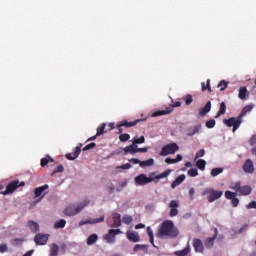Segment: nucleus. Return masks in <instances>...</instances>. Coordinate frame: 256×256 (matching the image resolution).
I'll return each mask as SVG.
<instances>
[{"mask_svg": "<svg viewBox=\"0 0 256 256\" xmlns=\"http://www.w3.org/2000/svg\"><path fill=\"white\" fill-rule=\"evenodd\" d=\"M179 235V229L175 227V224L171 220L163 221L156 232V237L158 239H175Z\"/></svg>", "mask_w": 256, "mask_h": 256, "instance_id": "nucleus-1", "label": "nucleus"}, {"mask_svg": "<svg viewBox=\"0 0 256 256\" xmlns=\"http://www.w3.org/2000/svg\"><path fill=\"white\" fill-rule=\"evenodd\" d=\"M171 175V170H166L165 172L156 175L155 173H151L150 177H147L145 174H140L134 178L136 185H147L148 183H152L155 179H165Z\"/></svg>", "mask_w": 256, "mask_h": 256, "instance_id": "nucleus-2", "label": "nucleus"}, {"mask_svg": "<svg viewBox=\"0 0 256 256\" xmlns=\"http://www.w3.org/2000/svg\"><path fill=\"white\" fill-rule=\"evenodd\" d=\"M89 203H91L89 200H84L82 203H80L78 206H68L66 207V209L64 210V215H67L68 217H73L79 213H81V211H83V209H85V207H87V205H89Z\"/></svg>", "mask_w": 256, "mask_h": 256, "instance_id": "nucleus-3", "label": "nucleus"}, {"mask_svg": "<svg viewBox=\"0 0 256 256\" xmlns=\"http://www.w3.org/2000/svg\"><path fill=\"white\" fill-rule=\"evenodd\" d=\"M202 195H207L208 202L213 203V201H217V199L223 197V191L207 188L202 192Z\"/></svg>", "mask_w": 256, "mask_h": 256, "instance_id": "nucleus-4", "label": "nucleus"}, {"mask_svg": "<svg viewBox=\"0 0 256 256\" xmlns=\"http://www.w3.org/2000/svg\"><path fill=\"white\" fill-rule=\"evenodd\" d=\"M176 151H179V145H177L175 142H172L162 147L160 156L166 157V155H175Z\"/></svg>", "mask_w": 256, "mask_h": 256, "instance_id": "nucleus-5", "label": "nucleus"}, {"mask_svg": "<svg viewBox=\"0 0 256 256\" xmlns=\"http://www.w3.org/2000/svg\"><path fill=\"white\" fill-rule=\"evenodd\" d=\"M224 123L227 127H233V133H235V131H237V129H239V127H241V123H243V118L238 115L237 117H231L229 119H225Z\"/></svg>", "mask_w": 256, "mask_h": 256, "instance_id": "nucleus-6", "label": "nucleus"}, {"mask_svg": "<svg viewBox=\"0 0 256 256\" xmlns=\"http://www.w3.org/2000/svg\"><path fill=\"white\" fill-rule=\"evenodd\" d=\"M49 189V185L48 184H45L43 186H40V187H37L35 190H34V199H37L35 200L34 202H32V205H37V203H40V201L45 197V195H47V191ZM39 197V199H38Z\"/></svg>", "mask_w": 256, "mask_h": 256, "instance_id": "nucleus-7", "label": "nucleus"}, {"mask_svg": "<svg viewBox=\"0 0 256 256\" xmlns=\"http://www.w3.org/2000/svg\"><path fill=\"white\" fill-rule=\"evenodd\" d=\"M19 187H25V182H20L19 180H14L6 186V190L1 192V194L2 195H11V193L17 191V189H19Z\"/></svg>", "mask_w": 256, "mask_h": 256, "instance_id": "nucleus-8", "label": "nucleus"}, {"mask_svg": "<svg viewBox=\"0 0 256 256\" xmlns=\"http://www.w3.org/2000/svg\"><path fill=\"white\" fill-rule=\"evenodd\" d=\"M231 189L236 191V193H239V195H243V196L251 195V191H253L251 186H241V182L234 183Z\"/></svg>", "mask_w": 256, "mask_h": 256, "instance_id": "nucleus-9", "label": "nucleus"}, {"mask_svg": "<svg viewBox=\"0 0 256 256\" xmlns=\"http://www.w3.org/2000/svg\"><path fill=\"white\" fill-rule=\"evenodd\" d=\"M173 107H181V102H174L172 107H166L165 110H157L154 113H152L151 117H161L163 115H169L173 113Z\"/></svg>", "mask_w": 256, "mask_h": 256, "instance_id": "nucleus-10", "label": "nucleus"}, {"mask_svg": "<svg viewBox=\"0 0 256 256\" xmlns=\"http://www.w3.org/2000/svg\"><path fill=\"white\" fill-rule=\"evenodd\" d=\"M141 121H145V119H138L134 122H127V120L121 121L117 124L118 134L121 135V133H123V127L129 129L130 127H135V125H137V123H141Z\"/></svg>", "mask_w": 256, "mask_h": 256, "instance_id": "nucleus-11", "label": "nucleus"}, {"mask_svg": "<svg viewBox=\"0 0 256 256\" xmlns=\"http://www.w3.org/2000/svg\"><path fill=\"white\" fill-rule=\"evenodd\" d=\"M123 233L121 229H110L107 234L104 235V241L107 243H115V236Z\"/></svg>", "mask_w": 256, "mask_h": 256, "instance_id": "nucleus-12", "label": "nucleus"}, {"mask_svg": "<svg viewBox=\"0 0 256 256\" xmlns=\"http://www.w3.org/2000/svg\"><path fill=\"white\" fill-rule=\"evenodd\" d=\"M47 241H49V234H41L38 233L35 237H34V243L36 245H47Z\"/></svg>", "mask_w": 256, "mask_h": 256, "instance_id": "nucleus-13", "label": "nucleus"}, {"mask_svg": "<svg viewBox=\"0 0 256 256\" xmlns=\"http://www.w3.org/2000/svg\"><path fill=\"white\" fill-rule=\"evenodd\" d=\"M195 253H204L205 251V246H203V241L199 238H194L193 243Z\"/></svg>", "mask_w": 256, "mask_h": 256, "instance_id": "nucleus-14", "label": "nucleus"}, {"mask_svg": "<svg viewBox=\"0 0 256 256\" xmlns=\"http://www.w3.org/2000/svg\"><path fill=\"white\" fill-rule=\"evenodd\" d=\"M105 221V216H101L97 219H88V220H81L79 222V227H83V225H95L96 223H103Z\"/></svg>", "mask_w": 256, "mask_h": 256, "instance_id": "nucleus-15", "label": "nucleus"}, {"mask_svg": "<svg viewBox=\"0 0 256 256\" xmlns=\"http://www.w3.org/2000/svg\"><path fill=\"white\" fill-rule=\"evenodd\" d=\"M126 237L128 241H131V243H139L141 241V237L139 236V233L135 231L126 232Z\"/></svg>", "mask_w": 256, "mask_h": 256, "instance_id": "nucleus-16", "label": "nucleus"}, {"mask_svg": "<svg viewBox=\"0 0 256 256\" xmlns=\"http://www.w3.org/2000/svg\"><path fill=\"white\" fill-rule=\"evenodd\" d=\"M83 144H80V146H77L72 153L66 154V158L69 161H75L81 155V147Z\"/></svg>", "mask_w": 256, "mask_h": 256, "instance_id": "nucleus-17", "label": "nucleus"}, {"mask_svg": "<svg viewBox=\"0 0 256 256\" xmlns=\"http://www.w3.org/2000/svg\"><path fill=\"white\" fill-rule=\"evenodd\" d=\"M243 169L245 173H253L255 171V167L253 166V160L247 159L243 165Z\"/></svg>", "mask_w": 256, "mask_h": 256, "instance_id": "nucleus-18", "label": "nucleus"}, {"mask_svg": "<svg viewBox=\"0 0 256 256\" xmlns=\"http://www.w3.org/2000/svg\"><path fill=\"white\" fill-rule=\"evenodd\" d=\"M214 231H215L214 236L206 239L205 241V247L207 249H212L213 245H215V240L217 239V233H218L217 228H215Z\"/></svg>", "mask_w": 256, "mask_h": 256, "instance_id": "nucleus-19", "label": "nucleus"}, {"mask_svg": "<svg viewBox=\"0 0 256 256\" xmlns=\"http://www.w3.org/2000/svg\"><path fill=\"white\" fill-rule=\"evenodd\" d=\"M112 219H113V224L110 225V227H121V214L119 213H114L112 215Z\"/></svg>", "mask_w": 256, "mask_h": 256, "instance_id": "nucleus-20", "label": "nucleus"}, {"mask_svg": "<svg viewBox=\"0 0 256 256\" xmlns=\"http://www.w3.org/2000/svg\"><path fill=\"white\" fill-rule=\"evenodd\" d=\"M186 179L185 174L179 175L171 184V188L175 189V187H179L183 183V181Z\"/></svg>", "mask_w": 256, "mask_h": 256, "instance_id": "nucleus-21", "label": "nucleus"}, {"mask_svg": "<svg viewBox=\"0 0 256 256\" xmlns=\"http://www.w3.org/2000/svg\"><path fill=\"white\" fill-rule=\"evenodd\" d=\"M189 253H191V245H189V243H188L187 246L183 250H179V251L174 252V255H176V256H188Z\"/></svg>", "mask_w": 256, "mask_h": 256, "instance_id": "nucleus-22", "label": "nucleus"}, {"mask_svg": "<svg viewBox=\"0 0 256 256\" xmlns=\"http://www.w3.org/2000/svg\"><path fill=\"white\" fill-rule=\"evenodd\" d=\"M124 153L125 155H128V153L130 155H135V153H137V145L133 144L129 145L127 147L124 148Z\"/></svg>", "mask_w": 256, "mask_h": 256, "instance_id": "nucleus-23", "label": "nucleus"}, {"mask_svg": "<svg viewBox=\"0 0 256 256\" xmlns=\"http://www.w3.org/2000/svg\"><path fill=\"white\" fill-rule=\"evenodd\" d=\"M209 111H211V101H208L206 105L199 110V115L201 117H205V115L209 113Z\"/></svg>", "mask_w": 256, "mask_h": 256, "instance_id": "nucleus-24", "label": "nucleus"}, {"mask_svg": "<svg viewBox=\"0 0 256 256\" xmlns=\"http://www.w3.org/2000/svg\"><path fill=\"white\" fill-rule=\"evenodd\" d=\"M179 161H183V156L181 154H177L176 158H166L165 159V163H167L168 165H173L175 163H179Z\"/></svg>", "mask_w": 256, "mask_h": 256, "instance_id": "nucleus-25", "label": "nucleus"}, {"mask_svg": "<svg viewBox=\"0 0 256 256\" xmlns=\"http://www.w3.org/2000/svg\"><path fill=\"white\" fill-rule=\"evenodd\" d=\"M27 226L32 231V233H37L39 231V223L33 220L28 221Z\"/></svg>", "mask_w": 256, "mask_h": 256, "instance_id": "nucleus-26", "label": "nucleus"}, {"mask_svg": "<svg viewBox=\"0 0 256 256\" xmlns=\"http://www.w3.org/2000/svg\"><path fill=\"white\" fill-rule=\"evenodd\" d=\"M57 255H59V245L51 244L49 256H57Z\"/></svg>", "mask_w": 256, "mask_h": 256, "instance_id": "nucleus-27", "label": "nucleus"}, {"mask_svg": "<svg viewBox=\"0 0 256 256\" xmlns=\"http://www.w3.org/2000/svg\"><path fill=\"white\" fill-rule=\"evenodd\" d=\"M225 113H227V105L225 104V102H221L216 118L221 117V115H225Z\"/></svg>", "mask_w": 256, "mask_h": 256, "instance_id": "nucleus-28", "label": "nucleus"}, {"mask_svg": "<svg viewBox=\"0 0 256 256\" xmlns=\"http://www.w3.org/2000/svg\"><path fill=\"white\" fill-rule=\"evenodd\" d=\"M106 127H107V124H105V123H103L101 126H99L97 128L96 137H101V135H103L104 133H107V131H109V130L106 129Z\"/></svg>", "mask_w": 256, "mask_h": 256, "instance_id": "nucleus-29", "label": "nucleus"}, {"mask_svg": "<svg viewBox=\"0 0 256 256\" xmlns=\"http://www.w3.org/2000/svg\"><path fill=\"white\" fill-rule=\"evenodd\" d=\"M247 93H248L247 87H245V86L240 87L239 88V94H238L239 99H242V100L247 99Z\"/></svg>", "mask_w": 256, "mask_h": 256, "instance_id": "nucleus-30", "label": "nucleus"}, {"mask_svg": "<svg viewBox=\"0 0 256 256\" xmlns=\"http://www.w3.org/2000/svg\"><path fill=\"white\" fill-rule=\"evenodd\" d=\"M97 239H99V236H97V234H91L88 238H87V245H95V243H97Z\"/></svg>", "mask_w": 256, "mask_h": 256, "instance_id": "nucleus-31", "label": "nucleus"}, {"mask_svg": "<svg viewBox=\"0 0 256 256\" xmlns=\"http://www.w3.org/2000/svg\"><path fill=\"white\" fill-rule=\"evenodd\" d=\"M49 163H55V160L51 158V156H46L45 158L41 159V167H46Z\"/></svg>", "mask_w": 256, "mask_h": 256, "instance_id": "nucleus-32", "label": "nucleus"}, {"mask_svg": "<svg viewBox=\"0 0 256 256\" xmlns=\"http://www.w3.org/2000/svg\"><path fill=\"white\" fill-rule=\"evenodd\" d=\"M67 225V221L65 219H60L54 223V229H63Z\"/></svg>", "mask_w": 256, "mask_h": 256, "instance_id": "nucleus-33", "label": "nucleus"}, {"mask_svg": "<svg viewBox=\"0 0 256 256\" xmlns=\"http://www.w3.org/2000/svg\"><path fill=\"white\" fill-rule=\"evenodd\" d=\"M250 111H253V105H247L245 106L241 113L239 114V116L243 119V117H245V115H247V113H249Z\"/></svg>", "mask_w": 256, "mask_h": 256, "instance_id": "nucleus-34", "label": "nucleus"}, {"mask_svg": "<svg viewBox=\"0 0 256 256\" xmlns=\"http://www.w3.org/2000/svg\"><path fill=\"white\" fill-rule=\"evenodd\" d=\"M155 163V160L153 158H150L145 161H140V167H151Z\"/></svg>", "mask_w": 256, "mask_h": 256, "instance_id": "nucleus-35", "label": "nucleus"}, {"mask_svg": "<svg viewBox=\"0 0 256 256\" xmlns=\"http://www.w3.org/2000/svg\"><path fill=\"white\" fill-rule=\"evenodd\" d=\"M206 165L207 161H205L204 159H200L196 162V166L198 167V169H200V171H205Z\"/></svg>", "mask_w": 256, "mask_h": 256, "instance_id": "nucleus-36", "label": "nucleus"}, {"mask_svg": "<svg viewBox=\"0 0 256 256\" xmlns=\"http://www.w3.org/2000/svg\"><path fill=\"white\" fill-rule=\"evenodd\" d=\"M202 91H208V93H211V80H207L206 86L205 82L201 83Z\"/></svg>", "mask_w": 256, "mask_h": 256, "instance_id": "nucleus-37", "label": "nucleus"}, {"mask_svg": "<svg viewBox=\"0 0 256 256\" xmlns=\"http://www.w3.org/2000/svg\"><path fill=\"white\" fill-rule=\"evenodd\" d=\"M147 233H148V236L150 237L151 245H153V247H155V239H154L153 229H151V227H147Z\"/></svg>", "mask_w": 256, "mask_h": 256, "instance_id": "nucleus-38", "label": "nucleus"}, {"mask_svg": "<svg viewBox=\"0 0 256 256\" xmlns=\"http://www.w3.org/2000/svg\"><path fill=\"white\" fill-rule=\"evenodd\" d=\"M223 173V168H213L211 170V177H217V175H221Z\"/></svg>", "mask_w": 256, "mask_h": 256, "instance_id": "nucleus-39", "label": "nucleus"}, {"mask_svg": "<svg viewBox=\"0 0 256 256\" xmlns=\"http://www.w3.org/2000/svg\"><path fill=\"white\" fill-rule=\"evenodd\" d=\"M182 99H183V101H185L186 105H191L193 103V96L190 94H187Z\"/></svg>", "mask_w": 256, "mask_h": 256, "instance_id": "nucleus-40", "label": "nucleus"}, {"mask_svg": "<svg viewBox=\"0 0 256 256\" xmlns=\"http://www.w3.org/2000/svg\"><path fill=\"white\" fill-rule=\"evenodd\" d=\"M122 222L125 223V225H131V223H133V218L129 215H125L122 218Z\"/></svg>", "mask_w": 256, "mask_h": 256, "instance_id": "nucleus-41", "label": "nucleus"}, {"mask_svg": "<svg viewBox=\"0 0 256 256\" xmlns=\"http://www.w3.org/2000/svg\"><path fill=\"white\" fill-rule=\"evenodd\" d=\"M188 175L189 177H197V175H199V171L197 170V168H191L190 170H188Z\"/></svg>", "mask_w": 256, "mask_h": 256, "instance_id": "nucleus-42", "label": "nucleus"}, {"mask_svg": "<svg viewBox=\"0 0 256 256\" xmlns=\"http://www.w3.org/2000/svg\"><path fill=\"white\" fill-rule=\"evenodd\" d=\"M141 143H145V136H141L140 138H136L133 140V145H141Z\"/></svg>", "mask_w": 256, "mask_h": 256, "instance_id": "nucleus-43", "label": "nucleus"}, {"mask_svg": "<svg viewBox=\"0 0 256 256\" xmlns=\"http://www.w3.org/2000/svg\"><path fill=\"white\" fill-rule=\"evenodd\" d=\"M225 197H226V199H230L231 200V199L237 197V193L231 192V191L227 190L225 192Z\"/></svg>", "mask_w": 256, "mask_h": 256, "instance_id": "nucleus-44", "label": "nucleus"}, {"mask_svg": "<svg viewBox=\"0 0 256 256\" xmlns=\"http://www.w3.org/2000/svg\"><path fill=\"white\" fill-rule=\"evenodd\" d=\"M129 139H131V135L129 134H121L119 136V140L122 141V143L129 141Z\"/></svg>", "mask_w": 256, "mask_h": 256, "instance_id": "nucleus-45", "label": "nucleus"}, {"mask_svg": "<svg viewBox=\"0 0 256 256\" xmlns=\"http://www.w3.org/2000/svg\"><path fill=\"white\" fill-rule=\"evenodd\" d=\"M199 131H201V125H196L193 132L188 133V137H193V135H196V133H199Z\"/></svg>", "mask_w": 256, "mask_h": 256, "instance_id": "nucleus-46", "label": "nucleus"}, {"mask_svg": "<svg viewBox=\"0 0 256 256\" xmlns=\"http://www.w3.org/2000/svg\"><path fill=\"white\" fill-rule=\"evenodd\" d=\"M64 169L63 165H58L52 172L51 176L53 177L56 173H63Z\"/></svg>", "mask_w": 256, "mask_h": 256, "instance_id": "nucleus-47", "label": "nucleus"}, {"mask_svg": "<svg viewBox=\"0 0 256 256\" xmlns=\"http://www.w3.org/2000/svg\"><path fill=\"white\" fill-rule=\"evenodd\" d=\"M227 85H228L227 81L222 80L219 82L218 88H220V91H225Z\"/></svg>", "mask_w": 256, "mask_h": 256, "instance_id": "nucleus-48", "label": "nucleus"}, {"mask_svg": "<svg viewBox=\"0 0 256 256\" xmlns=\"http://www.w3.org/2000/svg\"><path fill=\"white\" fill-rule=\"evenodd\" d=\"M143 249H147V246L142 244H137L134 246V253H137V251H143Z\"/></svg>", "mask_w": 256, "mask_h": 256, "instance_id": "nucleus-49", "label": "nucleus"}, {"mask_svg": "<svg viewBox=\"0 0 256 256\" xmlns=\"http://www.w3.org/2000/svg\"><path fill=\"white\" fill-rule=\"evenodd\" d=\"M23 241H25L24 238H14L12 240V245H21V243H23Z\"/></svg>", "mask_w": 256, "mask_h": 256, "instance_id": "nucleus-50", "label": "nucleus"}, {"mask_svg": "<svg viewBox=\"0 0 256 256\" xmlns=\"http://www.w3.org/2000/svg\"><path fill=\"white\" fill-rule=\"evenodd\" d=\"M95 147H97V144H95V142H92V143L86 145V146L83 148V151H89V149H95Z\"/></svg>", "mask_w": 256, "mask_h": 256, "instance_id": "nucleus-51", "label": "nucleus"}, {"mask_svg": "<svg viewBox=\"0 0 256 256\" xmlns=\"http://www.w3.org/2000/svg\"><path fill=\"white\" fill-rule=\"evenodd\" d=\"M215 120H209V121H207L206 122V127L208 128V129H213V127H215Z\"/></svg>", "mask_w": 256, "mask_h": 256, "instance_id": "nucleus-52", "label": "nucleus"}, {"mask_svg": "<svg viewBox=\"0 0 256 256\" xmlns=\"http://www.w3.org/2000/svg\"><path fill=\"white\" fill-rule=\"evenodd\" d=\"M177 215H179V210L177 208H171L170 217H177Z\"/></svg>", "mask_w": 256, "mask_h": 256, "instance_id": "nucleus-53", "label": "nucleus"}, {"mask_svg": "<svg viewBox=\"0 0 256 256\" xmlns=\"http://www.w3.org/2000/svg\"><path fill=\"white\" fill-rule=\"evenodd\" d=\"M231 204H232V207H238L239 198H237V196H235L233 199H231Z\"/></svg>", "mask_w": 256, "mask_h": 256, "instance_id": "nucleus-54", "label": "nucleus"}, {"mask_svg": "<svg viewBox=\"0 0 256 256\" xmlns=\"http://www.w3.org/2000/svg\"><path fill=\"white\" fill-rule=\"evenodd\" d=\"M204 156H205V150L200 149L199 151H197L195 159H199V157H204Z\"/></svg>", "mask_w": 256, "mask_h": 256, "instance_id": "nucleus-55", "label": "nucleus"}, {"mask_svg": "<svg viewBox=\"0 0 256 256\" xmlns=\"http://www.w3.org/2000/svg\"><path fill=\"white\" fill-rule=\"evenodd\" d=\"M170 207L171 209H177V207H179V202H177V200H172L170 202Z\"/></svg>", "mask_w": 256, "mask_h": 256, "instance_id": "nucleus-56", "label": "nucleus"}, {"mask_svg": "<svg viewBox=\"0 0 256 256\" xmlns=\"http://www.w3.org/2000/svg\"><path fill=\"white\" fill-rule=\"evenodd\" d=\"M8 249L7 244L0 245V253H7Z\"/></svg>", "mask_w": 256, "mask_h": 256, "instance_id": "nucleus-57", "label": "nucleus"}, {"mask_svg": "<svg viewBox=\"0 0 256 256\" xmlns=\"http://www.w3.org/2000/svg\"><path fill=\"white\" fill-rule=\"evenodd\" d=\"M130 163H133L134 165H141V160L137 158H132L129 160Z\"/></svg>", "mask_w": 256, "mask_h": 256, "instance_id": "nucleus-58", "label": "nucleus"}, {"mask_svg": "<svg viewBox=\"0 0 256 256\" xmlns=\"http://www.w3.org/2000/svg\"><path fill=\"white\" fill-rule=\"evenodd\" d=\"M189 196H190V199H191V201H193V199H195V188H191L190 190H189Z\"/></svg>", "mask_w": 256, "mask_h": 256, "instance_id": "nucleus-59", "label": "nucleus"}, {"mask_svg": "<svg viewBox=\"0 0 256 256\" xmlns=\"http://www.w3.org/2000/svg\"><path fill=\"white\" fill-rule=\"evenodd\" d=\"M249 144H250L251 146L256 145V134H254V135L250 138Z\"/></svg>", "mask_w": 256, "mask_h": 256, "instance_id": "nucleus-60", "label": "nucleus"}, {"mask_svg": "<svg viewBox=\"0 0 256 256\" xmlns=\"http://www.w3.org/2000/svg\"><path fill=\"white\" fill-rule=\"evenodd\" d=\"M247 209H256V201H252L247 205Z\"/></svg>", "mask_w": 256, "mask_h": 256, "instance_id": "nucleus-61", "label": "nucleus"}, {"mask_svg": "<svg viewBox=\"0 0 256 256\" xmlns=\"http://www.w3.org/2000/svg\"><path fill=\"white\" fill-rule=\"evenodd\" d=\"M118 169H131V164L126 163L124 165L119 166Z\"/></svg>", "mask_w": 256, "mask_h": 256, "instance_id": "nucleus-62", "label": "nucleus"}, {"mask_svg": "<svg viewBox=\"0 0 256 256\" xmlns=\"http://www.w3.org/2000/svg\"><path fill=\"white\" fill-rule=\"evenodd\" d=\"M147 148H136V153H147Z\"/></svg>", "mask_w": 256, "mask_h": 256, "instance_id": "nucleus-63", "label": "nucleus"}, {"mask_svg": "<svg viewBox=\"0 0 256 256\" xmlns=\"http://www.w3.org/2000/svg\"><path fill=\"white\" fill-rule=\"evenodd\" d=\"M33 253H34V251L33 250H30V251H28V252H26L24 255H22V256H31V255H33Z\"/></svg>", "mask_w": 256, "mask_h": 256, "instance_id": "nucleus-64", "label": "nucleus"}]
</instances>
